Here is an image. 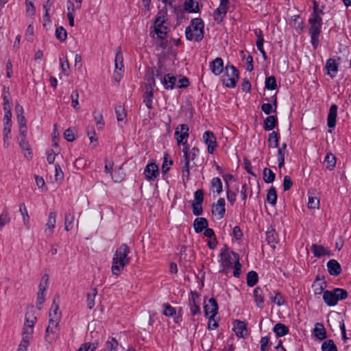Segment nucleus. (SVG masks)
<instances>
[{"label": "nucleus", "instance_id": "obj_1", "mask_svg": "<svg viewBox=\"0 0 351 351\" xmlns=\"http://www.w3.org/2000/svg\"><path fill=\"white\" fill-rule=\"evenodd\" d=\"M130 253V249L125 243L121 244L117 249L112 258L111 267V271L113 275H120L124 267L129 265L130 258L128 256Z\"/></svg>", "mask_w": 351, "mask_h": 351}, {"label": "nucleus", "instance_id": "obj_2", "mask_svg": "<svg viewBox=\"0 0 351 351\" xmlns=\"http://www.w3.org/2000/svg\"><path fill=\"white\" fill-rule=\"evenodd\" d=\"M199 149L193 147L188 154L185 153L183 160H181L182 178L184 182H187L190 179V169L196 165L194 160L198 156Z\"/></svg>", "mask_w": 351, "mask_h": 351}, {"label": "nucleus", "instance_id": "obj_3", "mask_svg": "<svg viewBox=\"0 0 351 351\" xmlns=\"http://www.w3.org/2000/svg\"><path fill=\"white\" fill-rule=\"evenodd\" d=\"M204 24L199 18H195L191 21L190 25L185 29V36L187 40L195 42L201 41L204 34Z\"/></svg>", "mask_w": 351, "mask_h": 351}, {"label": "nucleus", "instance_id": "obj_4", "mask_svg": "<svg viewBox=\"0 0 351 351\" xmlns=\"http://www.w3.org/2000/svg\"><path fill=\"white\" fill-rule=\"evenodd\" d=\"M346 290L341 288H335L332 291L326 290L323 293V300L326 305L333 306L337 304L339 300L348 298Z\"/></svg>", "mask_w": 351, "mask_h": 351}, {"label": "nucleus", "instance_id": "obj_5", "mask_svg": "<svg viewBox=\"0 0 351 351\" xmlns=\"http://www.w3.org/2000/svg\"><path fill=\"white\" fill-rule=\"evenodd\" d=\"M223 84L228 88H235L239 77L238 69L233 65H226L223 76Z\"/></svg>", "mask_w": 351, "mask_h": 351}, {"label": "nucleus", "instance_id": "obj_6", "mask_svg": "<svg viewBox=\"0 0 351 351\" xmlns=\"http://www.w3.org/2000/svg\"><path fill=\"white\" fill-rule=\"evenodd\" d=\"M232 251H230L226 245L221 250L220 262L222 267L221 271L228 273L229 269H231L234 263H236V260H234V256H232Z\"/></svg>", "mask_w": 351, "mask_h": 351}, {"label": "nucleus", "instance_id": "obj_7", "mask_svg": "<svg viewBox=\"0 0 351 351\" xmlns=\"http://www.w3.org/2000/svg\"><path fill=\"white\" fill-rule=\"evenodd\" d=\"M156 78L159 79L166 90H173L176 87L177 77L171 73L163 74L160 68L156 69Z\"/></svg>", "mask_w": 351, "mask_h": 351}, {"label": "nucleus", "instance_id": "obj_8", "mask_svg": "<svg viewBox=\"0 0 351 351\" xmlns=\"http://www.w3.org/2000/svg\"><path fill=\"white\" fill-rule=\"evenodd\" d=\"M59 322H57V319L49 322V325L45 330V340L49 344L53 343L59 337Z\"/></svg>", "mask_w": 351, "mask_h": 351}, {"label": "nucleus", "instance_id": "obj_9", "mask_svg": "<svg viewBox=\"0 0 351 351\" xmlns=\"http://www.w3.org/2000/svg\"><path fill=\"white\" fill-rule=\"evenodd\" d=\"M310 27L308 33L311 36V43L314 49H316L319 45V36L322 32V26L320 24L308 23Z\"/></svg>", "mask_w": 351, "mask_h": 351}, {"label": "nucleus", "instance_id": "obj_10", "mask_svg": "<svg viewBox=\"0 0 351 351\" xmlns=\"http://www.w3.org/2000/svg\"><path fill=\"white\" fill-rule=\"evenodd\" d=\"M202 138L204 143L207 146L208 152L210 154H213L217 147V143L214 133L210 130H207L203 134Z\"/></svg>", "mask_w": 351, "mask_h": 351}, {"label": "nucleus", "instance_id": "obj_11", "mask_svg": "<svg viewBox=\"0 0 351 351\" xmlns=\"http://www.w3.org/2000/svg\"><path fill=\"white\" fill-rule=\"evenodd\" d=\"M189 128L186 124H181L175 131V136H176L177 144L180 145L181 143L187 142L189 136Z\"/></svg>", "mask_w": 351, "mask_h": 351}, {"label": "nucleus", "instance_id": "obj_12", "mask_svg": "<svg viewBox=\"0 0 351 351\" xmlns=\"http://www.w3.org/2000/svg\"><path fill=\"white\" fill-rule=\"evenodd\" d=\"M144 175L148 181L155 180L159 176L158 165L154 162L148 163L144 169Z\"/></svg>", "mask_w": 351, "mask_h": 351}, {"label": "nucleus", "instance_id": "obj_13", "mask_svg": "<svg viewBox=\"0 0 351 351\" xmlns=\"http://www.w3.org/2000/svg\"><path fill=\"white\" fill-rule=\"evenodd\" d=\"M226 201L223 198L220 197L216 203L213 204L212 213L218 216V219H222L226 213Z\"/></svg>", "mask_w": 351, "mask_h": 351}, {"label": "nucleus", "instance_id": "obj_14", "mask_svg": "<svg viewBox=\"0 0 351 351\" xmlns=\"http://www.w3.org/2000/svg\"><path fill=\"white\" fill-rule=\"evenodd\" d=\"M218 304L215 298H211L208 300V303L204 306L205 316L215 317L218 312Z\"/></svg>", "mask_w": 351, "mask_h": 351}, {"label": "nucleus", "instance_id": "obj_15", "mask_svg": "<svg viewBox=\"0 0 351 351\" xmlns=\"http://www.w3.org/2000/svg\"><path fill=\"white\" fill-rule=\"evenodd\" d=\"M265 100L271 101L270 103H264L261 106V110L266 114L269 115L272 112H276L277 110V97L276 95L271 97L270 99L265 98Z\"/></svg>", "mask_w": 351, "mask_h": 351}, {"label": "nucleus", "instance_id": "obj_16", "mask_svg": "<svg viewBox=\"0 0 351 351\" xmlns=\"http://www.w3.org/2000/svg\"><path fill=\"white\" fill-rule=\"evenodd\" d=\"M57 214L55 211H51L49 214L46 228L45 229V234L50 237L53 234L54 228L56 227Z\"/></svg>", "mask_w": 351, "mask_h": 351}, {"label": "nucleus", "instance_id": "obj_17", "mask_svg": "<svg viewBox=\"0 0 351 351\" xmlns=\"http://www.w3.org/2000/svg\"><path fill=\"white\" fill-rule=\"evenodd\" d=\"M210 69L215 75H219L225 69L223 59L220 57L216 58L210 62Z\"/></svg>", "mask_w": 351, "mask_h": 351}, {"label": "nucleus", "instance_id": "obj_18", "mask_svg": "<svg viewBox=\"0 0 351 351\" xmlns=\"http://www.w3.org/2000/svg\"><path fill=\"white\" fill-rule=\"evenodd\" d=\"M326 287V282L324 278H320L319 275L316 276L315 280L312 285L315 295H320L324 293V289Z\"/></svg>", "mask_w": 351, "mask_h": 351}, {"label": "nucleus", "instance_id": "obj_19", "mask_svg": "<svg viewBox=\"0 0 351 351\" xmlns=\"http://www.w3.org/2000/svg\"><path fill=\"white\" fill-rule=\"evenodd\" d=\"M234 331L239 337H245L247 335L246 324L240 320H235L233 323Z\"/></svg>", "mask_w": 351, "mask_h": 351}, {"label": "nucleus", "instance_id": "obj_20", "mask_svg": "<svg viewBox=\"0 0 351 351\" xmlns=\"http://www.w3.org/2000/svg\"><path fill=\"white\" fill-rule=\"evenodd\" d=\"M266 240L271 247L273 249L276 248V245L278 243L279 239L277 232L272 227L267 228L266 232Z\"/></svg>", "mask_w": 351, "mask_h": 351}, {"label": "nucleus", "instance_id": "obj_21", "mask_svg": "<svg viewBox=\"0 0 351 351\" xmlns=\"http://www.w3.org/2000/svg\"><path fill=\"white\" fill-rule=\"evenodd\" d=\"M338 107L336 104L331 105L328 116H327V125L329 128H333L336 125V119L337 116Z\"/></svg>", "mask_w": 351, "mask_h": 351}, {"label": "nucleus", "instance_id": "obj_22", "mask_svg": "<svg viewBox=\"0 0 351 351\" xmlns=\"http://www.w3.org/2000/svg\"><path fill=\"white\" fill-rule=\"evenodd\" d=\"M327 269L331 276H337L341 272V265L335 259H331L327 263Z\"/></svg>", "mask_w": 351, "mask_h": 351}, {"label": "nucleus", "instance_id": "obj_23", "mask_svg": "<svg viewBox=\"0 0 351 351\" xmlns=\"http://www.w3.org/2000/svg\"><path fill=\"white\" fill-rule=\"evenodd\" d=\"M253 295L254 298L256 305L259 308H263L264 306L265 297L263 289L257 287L254 289Z\"/></svg>", "mask_w": 351, "mask_h": 351}, {"label": "nucleus", "instance_id": "obj_24", "mask_svg": "<svg viewBox=\"0 0 351 351\" xmlns=\"http://www.w3.org/2000/svg\"><path fill=\"white\" fill-rule=\"evenodd\" d=\"M208 226V220L204 217H197L193 221V228L196 233L202 232Z\"/></svg>", "mask_w": 351, "mask_h": 351}, {"label": "nucleus", "instance_id": "obj_25", "mask_svg": "<svg viewBox=\"0 0 351 351\" xmlns=\"http://www.w3.org/2000/svg\"><path fill=\"white\" fill-rule=\"evenodd\" d=\"M311 251L315 257L320 258L330 254V250L323 245L314 243L311 245Z\"/></svg>", "mask_w": 351, "mask_h": 351}, {"label": "nucleus", "instance_id": "obj_26", "mask_svg": "<svg viewBox=\"0 0 351 351\" xmlns=\"http://www.w3.org/2000/svg\"><path fill=\"white\" fill-rule=\"evenodd\" d=\"M278 124V119L274 115L268 116L263 123V128L265 131L272 130Z\"/></svg>", "mask_w": 351, "mask_h": 351}, {"label": "nucleus", "instance_id": "obj_27", "mask_svg": "<svg viewBox=\"0 0 351 351\" xmlns=\"http://www.w3.org/2000/svg\"><path fill=\"white\" fill-rule=\"evenodd\" d=\"M49 316V322H52V320H55L56 319L57 322H60V312L59 311V306L56 303L55 300L52 303Z\"/></svg>", "mask_w": 351, "mask_h": 351}, {"label": "nucleus", "instance_id": "obj_28", "mask_svg": "<svg viewBox=\"0 0 351 351\" xmlns=\"http://www.w3.org/2000/svg\"><path fill=\"white\" fill-rule=\"evenodd\" d=\"M19 144L23 152L24 156L27 158H32V152L30 149V145L29 144V142L27 141V138L24 139H19Z\"/></svg>", "mask_w": 351, "mask_h": 351}, {"label": "nucleus", "instance_id": "obj_29", "mask_svg": "<svg viewBox=\"0 0 351 351\" xmlns=\"http://www.w3.org/2000/svg\"><path fill=\"white\" fill-rule=\"evenodd\" d=\"M314 335L319 340L326 338V329L322 323H316L313 329Z\"/></svg>", "mask_w": 351, "mask_h": 351}, {"label": "nucleus", "instance_id": "obj_30", "mask_svg": "<svg viewBox=\"0 0 351 351\" xmlns=\"http://www.w3.org/2000/svg\"><path fill=\"white\" fill-rule=\"evenodd\" d=\"M75 220L74 211H70L65 214L64 216V229L66 231H69L73 228V223Z\"/></svg>", "mask_w": 351, "mask_h": 351}, {"label": "nucleus", "instance_id": "obj_31", "mask_svg": "<svg viewBox=\"0 0 351 351\" xmlns=\"http://www.w3.org/2000/svg\"><path fill=\"white\" fill-rule=\"evenodd\" d=\"M324 162L326 164V169L332 171L336 165V157L331 152L326 153Z\"/></svg>", "mask_w": 351, "mask_h": 351}, {"label": "nucleus", "instance_id": "obj_32", "mask_svg": "<svg viewBox=\"0 0 351 351\" xmlns=\"http://www.w3.org/2000/svg\"><path fill=\"white\" fill-rule=\"evenodd\" d=\"M228 10L219 6L213 12V19L217 23L219 24L222 22L223 18L226 16Z\"/></svg>", "mask_w": 351, "mask_h": 351}, {"label": "nucleus", "instance_id": "obj_33", "mask_svg": "<svg viewBox=\"0 0 351 351\" xmlns=\"http://www.w3.org/2000/svg\"><path fill=\"white\" fill-rule=\"evenodd\" d=\"M153 98L154 90H152V88H151V89H149L148 87L147 86L146 92L143 95V102L149 109H152L153 108Z\"/></svg>", "mask_w": 351, "mask_h": 351}, {"label": "nucleus", "instance_id": "obj_34", "mask_svg": "<svg viewBox=\"0 0 351 351\" xmlns=\"http://www.w3.org/2000/svg\"><path fill=\"white\" fill-rule=\"evenodd\" d=\"M289 330V328L282 323L276 324L273 328V331L277 337H283L287 335Z\"/></svg>", "mask_w": 351, "mask_h": 351}, {"label": "nucleus", "instance_id": "obj_35", "mask_svg": "<svg viewBox=\"0 0 351 351\" xmlns=\"http://www.w3.org/2000/svg\"><path fill=\"white\" fill-rule=\"evenodd\" d=\"M114 67L117 69H123V56L120 47H117L116 49Z\"/></svg>", "mask_w": 351, "mask_h": 351}, {"label": "nucleus", "instance_id": "obj_36", "mask_svg": "<svg viewBox=\"0 0 351 351\" xmlns=\"http://www.w3.org/2000/svg\"><path fill=\"white\" fill-rule=\"evenodd\" d=\"M279 134L278 132L273 131L269 134L268 145L269 147L277 148L279 146Z\"/></svg>", "mask_w": 351, "mask_h": 351}, {"label": "nucleus", "instance_id": "obj_37", "mask_svg": "<svg viewBox=\"0 0 351 351\" xmlns=\"http://www.w3.org/2000/svg\"><path fill=\"white\" fill-rule=\"evenodd\" d=\"M210 187L213 192L220 194L222 192L223 184L221 179L218 177L211 180Z\"/></svg>", "mask_w": 351, "mask_h": 351}, {"label": "nucleus", "instance_id": "obj_38", "mask_svg": "<svg viewBox=\"0 0 351 351\" xmlns=\"http://www.w3.org/2000/svg\"><path fill=\"white\" fill-rule=\"evenodd\" d=\"M184 6L188 12H197L199 10L198 2L195 0H185Z\"/></svg>", "mask_w": 351, "mask_h": 351}, {"label": "nucleus", "instance_id": "obj_39", "mask_svg": "<svg viewBox=\"0 0 351 351\" xmlns=\"http://www.w3.org/2000/svg\"><path fill=\"white\" fill-rule=\"evenodd\" d=\"M97 294V291L96 288L91 289L90 293H87L86 295V302H87V307L89 309H92L95 306V298Z\"/></svg>", "mask_w": 351, "mask_h": 351}, {"label": "nucleus", "instance_id": "obj_40", "mask_svg": "<svg viewBox=\"0 0 351 351\" xmlns=\"http://www.w3.org/2000/svg\"><path fill=\"white\" fill-rule=\"evenodd\" d=\"M118 342L114 337H109L106 342L103 351H117Z\"/></svg>", "mask_w": 351, "mask_h": 351}, {"label": "nucleus", "instance_id": "obj_41", "mask_svg": "<svg viewBox=\"0 0 351 351\" xmlns=\"http://www.w3.org/2000/svg\"><path fill=\"white\" fill-rule=\"evenodd\" d=\"M258 280V276L256 271H250L247 273L246 277V281L247 286L252 287H254Z\"/></svg>", "mask_w": 351, "mask_h": 351}, {"label": "nucleus", "instance_id": "obj_42", "mask_svg": "<svg viewBox=\"0 0 351 351\" xmlns=\"http://www.w3.org/2000/svg\"><path fill=\"white\" fill-rule=\"evenodd\" d=\"M232 252V256H234V260H236V263L233 265L234 266V272L233 276L236 278H239L241 275V264L239 262V256L237 253L234 252Z\"/></svg>", "mask_w": 351, "mask_h": 351}, {"label": "nucleus", "instance_id": "obj_43", "mask_svg": "<svg viewBox=\"0 0 351 351\" xmlns=\"http://www.w3.org/2000/svg\"><path fill=\"white\" fill-rule=\"evenodd\" d=\"M326 67L328 71V74H330L332 77H334L335 75L330 74V72L332 71L336 73L338 71V65L336 63L335 60L332 58L328 59L326 61Z\"/></svg>", "mask_w": 351, "mask_h": 351}, {"label": "nucleus", "instance_id": "obj_44", "mask_svg": "<svg viewBox=\"0 0 351 351\" xmlns=\"http://www.w3.org/2000/svg\"><path fill=\"white\" fill-rule=\"evenodd\" d=\"M164 308L162 314L166 317H173L176 315V309L168 303L162 304Z\"/></svg>", "mask_w": 351, "mask_h": 351}, {"label": "nucleus", "instance_id": "obj_45", "mask_svg": "<svg viewBox=\"0 0 351 351\" xmlns=\"http://www.w3.org/2000/svg\"><path fill=\"white\" fill-rule=\"evenodd\" d=\"M267 200L271 205L274 206L277 201V193L275 187L271 186L267 194Z\"/></svg>", "mask_w": 351, "mask_h": 351}, {"label": "nucleus", "instance_id": "obj_46", "mask_svg": "<svg viewBox=\"0 0 351 351\" xmlns=\"http://www.w3.org/2000/svg\"><path fill=\"white\" fill-rule=\"evenodd\" d=\"M11 126L12 125H9L7 123L3 125V141L4 146L8 147L9 145V140L11 138Z\"/></svg>", "mask_w": 351, "mask_h": 351}, {"label": "nucleus", "instance_id": "obj_47", "mask_svg": "<svg viewBox=\"0 0 351 351\" xmlns=\"http://www.w3.org/2000/svg\"><path fill=\"white\" fill-rule=\"evenodd\" d=\"M276 178V174L270 169L265 168L263 170V180L266 183H271Z\"/></svg>", "mask_w": 351, "mask_h": 351}, {"label": "nucleus", "instance_id": "obj_48", "mask_svg": "<svg viewBox=\"0 0 351 351\" xmlns=\"http://www.w3.org/2000/svg\"><path fill=\"white\" fill-rule=\"evenodd\" d=\"M172 164L173 161L171 160L170 156L168 154H165L162 165V172L163 173H167L169 171L170 166Z\"/></svg>", "mask_w": 351, "mask_h": 351}, {"label": "nucleus", "instance_id": "obj_49", "mask_svg": "<svg viewBox=\"0 0 351 351\" xmlns=\"http://www.w3.org/2000/svg\"><path fill=\"white\" fill-rule=\"evenodd\" d=\"M322 351H338L336 345L332 339L324 341L322 345Z\"/></svg>", "mask_w": 351, "mask_h": 351}, {"label": "nucleus", "instance_id": "obj_50", "mask_svg": "<svg viewBox=\"0 0 351 351\" xmlns=\"http://www.w3.org/2000/svg\"><path fill=\"white\" fill-rule=\"evenodd\" d=\"M199 294L195 291H191L189 297V305L200 304Z\"/></svg>", "mask_w": 351, "mask_h": 351}, {"label": "nucleus", "instance_id": "obj_51", "mask_svg": "<svg viewBox=\"0 0 351 351\" xmlns=\"http://www.w3.org/2000/svg\"><path fill=\"white\" fill-rule=\"evenodd\" d=\"M34 332V326H24L23 334H22V339L27 340L29 341L32 338V334Z\"/></svg>", "mask_w": 351, "mask_h": 351}, {"label": "nucleus", "instance_id": "obj_52", "mask_svg": "<svg viewBox=\"0 0 351 351\" xmlns=\"http://www.w3.org/2000/svg\"><path fill=\"white\" fill-rule=\"evenodd\" d=\"M115 113L118 121H122L126 117L125 110L121 105H119L115 108Z\"/></svg>", "mask_w": 351, "mask_h": 351}, {"label": "nucleus", "instance_id": "obj_53", "mask_svg": "<svg viewBox=\"0 0 351 351\" xmlns=\"http://www.w3.org/2000/svg\"><path fill=\"white\" fill-rule=\"evenodd\" d=\"M265 88L268 90H275L277 88L276 80L274 76L271 75L265 79Z\"/></svg>", "mask_w": 351, "mask_h": 351}, {"label": "nucleus", "instance_id": "obj_54", "mask_svg": "<svg viewBox=\"0 0 351 351\" xmlns=\"http://www.w3.org/2000/svg\"><path fill=\"white\" fill-rule=\"evenodd\" d=\"M270 299L274 303L276 304L278 306H282L285 304V300L283 295L279 291H276L275 296H270Z\"/></svg>", "mask_w": 351, "mask_h": 351}, {"label": "nucleus", "instance_id": "obj_55", "mask_svg": "<svg viewBox=\"0 0 351 351\" xmlns=\"http://www.w3.org/2000/svg\"><path fill=\"white\" fill-rule=\"evenodd\" d=\"M154 32L157 34L158 38L162 40L167 34V27L165 25H164V24H162L159 27H156V25H154Z\"/></svg>", "mask_w": 351, "mask_h": 351}, {"label": "nucleus", "instance_id": "obj_56", "mask_svg": "<svg viewBox=\"0 0 351 351\" xmlns=\"http://www.w3.org/2000/svg\"><path fill=\"white\" fill-rule=\"evenodd\" d=\"M93 117L96 121V124L98 129H102L104 126V121L101 112L99 111L93 112Z\"/></svg>", "mask_w": 351, "mask_h": 351}, {"label": "nucleus", "instance_id": "obj_57", "mask_svg": "<svg viewBox=\"0 0 351 351\" xmlns=\"http://www.w3.org/2000/svg\"><path fill=\"white\" fill-rule=\"evenodd\" d=\"M66 32L65 29L62 27H58L56 29V37L58 40H59L60 42H63L66 38Z\"/></svg>", "mask_w": 351, "mask_h": 351}, {"label": "nucleus", "instance_id": "obj_58", "mask_svg": "<svg viewBox=\"0 0 351 351\" xmlns=\"http://www.w3.org/2000/svg\"><path fill=\"white\" fill-rule=\"evenodd\" d=\"M307 206L309 209H318L319 207V199L316 197L309 196Z\"/></svg>", "mask_w": 351, "mask_h": 351}, {"label": "nucleus", "instance_id": "obj_59", "mask_svg": "<svg viewBox=\"0 0 351 351\" xmlns=\"http://www.w3.org/2000/svg\"><path fill=\"white\" fill-rule=\"evenodd\" d=\"M36 321V317L32 313H26L25 317V324L24 326H34V324Z\"/></svg>", "mask_w": 351, "mask_h": 351}, {"label": "nucleus", "instance_id": "obj_60", "mask_svg": "<svg viewBox=\"0 0 351 351\" xmlns=\"http://www.w3.org/2000/svg\"><path fill=\"white\" fill-rule=\"evenodd\" d=\"M313 4L312 13H315L320 16L324 14L325 5H319V3L315 0L312 1Z\"/></svg>", "mask_w": 351, "mask_h": 351}, {"label": "nucleus", "instance_id": "obj_61", "mask_svg": "<svg viewBox=\"0 0 351 351\" xmlns=\"http://www.w3.org/2000/svg\"><path fill=\"white\" fill-rule=\"evenodd\" d=\"M112 178L115 182H121L124 178V173L121 168L114 171L112 173Z\"/></svg>", "mask_w": 351, "mask_h": 351}, {"label": "nucleus", "instance_id": "obj_62", "mask_svg": "<svg viewBox=\"0 0 351 351\" xmlns=\"http://www.w3.org/2000/svg\"><path fill=\"white\" fill-rule=\"evenodd\" d=\"M189 85V80L185 76H180V78L176 82V87L178 88H184Z\"/></svg>", "mask_w": 351, "mask_h": 351}, {"label": "nucleus", "instance_id": "obj_63", "mask_svg": "<svg viewBox=\"0 0 351 351\" xmlns=\"http://www.w3.org/2000/svg\"><path fill=\"white\" fill-rule=\"evenodd\" d=\"M45 300V292L38 291L37 293V300H36V308L38 310H40L43 307V304H44Z\"/></svg>", "mask_w": 351, "mask_h": 351}, {"label": "nucleus", "instance_id": "obj_64", "mask_svg": "<svg viewBox=\"0 0 351 351\" xmlns=\"http://www.w3.org/2000/svg\"><path fill=\"white\" fill-rule=\"evenodd\" d=\"M270 343V339L269 337H263L261 339V351H269V345Z\"/></svg>", "mask_w": 351, "mask_h": 351}]
</instances>
